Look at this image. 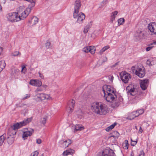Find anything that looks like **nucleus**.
<instances>
[{
	"instance_id": "nucleus-1",
	"label": "nucleus",
	"mask_w": 156,
	"mask_h": 156,
	"mask_svg": "<svg viewBox=\"0 0 156 156\" xmlns=\"http://www.w3.org/2000/svg\"><path fill=\"white\" fill-rule=\"evenodd\" d=\"M90 108L93 112L100 115H106L109 112L107 105L101 102L93 103L91 104Z\"/></svg>"
},
{
	"instance_id": "nucleus-2",
	"label": "nucleus",
	"mask_w": 156,
	"mask_h": 156,
	"mask_svg": "<svg viewBox=\"0 0 156 156\" xmlns=\"http://www.w3.org/2000/svg\"><path fill=\"white\" fill-rule=\"evenodd\" d=\"M102 92L104 97L108 102L113 103L115 101L117 98L115 89L110 86L105 85L102 88Z\"/></svg>"
},
{
	"instance_id": "nucleus-3",
	"label": "nucleus",
	"mask_w": 156,
	"mask_h": 156,
	"mask_svg": "<svg viewBox=\"0 0 156 156\" xmlns=\"http://www.w3.org/2000/svg\"><path fill=\"white\" fill-rule=\"evenodd\" d=\"M81 6L80 1L79 0H76L75 2L73 16L74 18H77V21L79 23L82 22L85 18V16L83 13L80 12L79 13V10Z\"/></svg>"
},
{
	"instance_id": "nucleus-4",
	"label": "nucleus",
	"mask_w": 156,
	"mask_h": 156,
	"mask_svg": "<svg viewBox=\"0 0 156 156\" xmlns=\"http://www.w3.org/2000/svg\"><path fill=\"white\" fill-rule=\"evenodd\" d=\"M25 7L23 6H20L17 10L20 20H24L26 18L30 12L31 9V8L28 7L24 10Z\"/></svg>"
},
{
	"instance_id": "nucleus-5",
	"label": "nucleus",
	"mask_w": 156,
	"mask_h": 156,
	"mask_svg": "<svg viewBox=\"0 0 156 156\" xmlns=\"http://www.w3.org/2000/svg\"><path fill=\"white\" fill-rule=\"evenodd\" d=\"M32 118H28L22 122L19 123H16L14 124L11 127V129L13 130H17L23 126H24L29 123L32 120Z\"/></svg>"
},
{
	"instance_id": "nucleus-6",
	"label": "nucleus",
	"mask_w": 156,
	"mask_h": 156,
	"mask_svg": "<svg viewBox=\"0 0 156 156\" xmlns=\"http://www.w3.org/2000/svg\"><path fill=\"white\" fill-rule=\"evenodd\" d=\"M8 20L11 22H16L20 21L17 12H10L6 15Z\"/></svg>"
},
{
	"instance_id": "nucleus-7",
	"label": "nucleus",
	"mask_w": 156,
	"mask_h": 156,
	"mask_svg": "<svg viewBox=\"0 0 156 156\" xmlns=\"http://www.w3.org/2000/svg\"><path fill=\"white\" fill-rule=\"evenodd\" d=\"M120 75L122 81L125 83H127L129 79L131 78L130 74L125 71L121 72Z\"/></svg>"
},
{
	"instance_id": "nucleus-8",
	"label": "nucleus",
	"mask_w": 156,
	"mask_h": 156,
	"mask_svg": "<svg viewBox=\"0 0 156 156\" xmlns=\"http://www.w3.org/2000/svg\"><path fill=\"white\" fill-rule=\"evenodd\" d=\"M75 102L73 99L70 100L68 102L66 110L69 113H71L73 111Z\"/></svg>"
},
{
	"instance_id": "nucleus-9",
	"label": "nucleus",
	"mask_w": 156,
	"mask_h": 156,
	"mask_svg": "<svg viewBox=\"0 0 156 156\" xmlns=\"http://www.w3.org/2000/svg\"><path fill=\"white\" fill-rule=\"evenodd\" d=\"M126 89L129 94L134 96L137 93V89L135 88L132 84L127 87Z\"/></svg>"
},
{
	"instance_id": "nucleus-10",
	"label": "nucleus",
	"mask_w": 156,
	"mask_h": 156,
	"mask_svg": "<svg viewBox=\"0 0 156 156\" xmlns=\"http://www.w3.org/2000/svg\"><path fill=\"white\" fill-rule=\"evenodd\" d=\"M34 132L32 129L28 130V129H24L23 131L22 137L24 140H26L28 136H30Z\"/></svg>"
},
{
	"instance_id": "nucleus-11",
	"label": "nucleus",
	"mask_w": 156,
	"mask_h": 156,
	"mask_svg": "<svg viewBox=\"0 0 156 156\" xmlns=\"http://www.w3.org/2000/svg\"><path fill=\"white\" fill-rule=\"evenodd\" d=\"M148 28L151 33L156 34V23H150L148 24Z\"/></svg>"
},
{
	"instance_id": "nucleus-12",
	"label": "nucleus",
	"mask_w": 156,
	"mask_h": 156,
	"mask_svg": "<svg viewBox=\"0 0 156 156\" xmlns=\"http://www.w3.org/2000/svg\"><path fill=\"white\" fill-rule=\"evenodd\" d=\"M136 74L140 77H142L144 76L145 72L144 71V68L142 66L138 68L135 71Z\"/></svg>"
},
{
	"instance_id": "nucleus-13",
	"label": "nucleus",
	"mask_w": 156,
	"mask_h": 156,
	"mask_svg": "<svg viewBox=\"0 0 156 156\" xmlns=\"http://www.w3.org/2000/svg\"><path fill=\"white\" fill-rule=\"evenodd\" d=\"M83 51L85 52H90L91 54H93L95 53V49L94 46H89L84 48L83 49Z\"/></svg>"
},
{
	"instance_id": "nucleus-14",
	"label": "nucleus",
	"mask_w": 156,
	"mask_h": 156,
	"mask_svg": "<svg viewBox=\"0 0 156 156\" xmlns=\"http://www.w3.org/2000/svg\"><path fill=\"white\" fill-rule=\"evenodd\" d=\"M102 156H115V154L112 150H104L102 153Z\"/></svg>"
},
{
	"instance_id": "nucleus-15",
	"label": "nucleus",
	"mask_w": 156,
	"mask_h": 156,
	"mask_svg": "<svg viewBox=\"0 0 156 156\" xmlns=\"http://www.w3.org/2000/svg\"><path fill=\"white\" fill-rule=\"evenodd\" d=\"M30 84L36 87H39L42 84V83L41 80H31Z\"/></svg>"
},
{
	"instance_id": "nucleus-16",
	"label": "nucleus",
	"mask_w": 156,
	"mask_h": 156,
	"mask_svg": "<svg viewBox=\"0 0 156 156\" xmlns=\"http://www.w3.org/2000/svg\"><path fill=\"white\" fill-rule=\"evenodd\" d=\"M38 21V19L36 17H33L28 21L29 25L30 26H33L36 24Z\"/></svg>"
},
{
	"instance_id": "nucleus-17",
	"label": "nucleus",
	"mask_w": 156,
	"mask_h": 156,
	"mask_svg": "<svg viewBox=\"0 0 156 156\" xmlns=\"http://www.w3.org/2000/svg\"><path fill=\"white\" fill-rule=\"evenodd\" d=\"M35 100L37 101H42L44 100V93L37 94L34 98Z\"/></svg>"
},
{
	"instance_id": "nucleus-18",
	"label": "nucleus",
	"mask_w": 156,
	"mask_h": 156,
	"mask_svg": "<svg viewBox=\"0 0 156 156\" xmlns=\"http://www.w3.org/2000/svg\"><path fill=\"white\" fill-rule=\"evenodd\" d=\"M148 82V80L146 79L141 80L140 83V86L142 90H144L147 89Z\"/></svg>"
},
{
	"instance_id": "nucleus-19",
	"label": "nucleus",
	"mask_w": 156,
	"mask_h": 156,
	"mask_svg": "<svg viewBox=\"0 0 156 156\" xmlns=\"http://www.w3.org/2000/svg\"><path fill=\"white\" fill-rule=\"evenodd\" d=\"M75 151L74 150L69 148L64 151L63 153V156H67L69 154H73L75 153Z\"/></svg>"
},
{
	"instance_id": "nucleus-20",
	"label": "nucleus",
	"mask_w": 156,
	"mask_h": 156,
	"mask_svg": "<svg viewBox=\"0 0 156 156\" xmlns=\"http://www.w3.org/2000/svg\"><path fill=\"white\" fill-rule=\"evenodd\" d=\"M72 142L71 140L68 139L63 141L61 143L63 144V147H68L72 143Z\"/></svg>"
},
{
	"instance_id": "nucleus-21",
	"label": "nucleus",
	"mask_w": 156,
	"mask_h": 156,
	"mask_svg": "<svg viewBox=\"0 0 156 156\" xmlns=\"http://www.w3.org/2000/svg\"><path fill=\"white\" fill-rule=\"evenodd\" d=\"M137 116L138 115L136 114V112L134 111L129 114L128 117V119L130 120H132Z\"/></svg>"
},
{
	"instance_id": "nucleus-22",
	"label": "nucleus",
	"mask_w": 156,
	"mask_h": 156,
	"mask_svg": "<svg viewBox=\"0 0 156 156\" xmlns=\"http://www.w3.org/2000/svg\"><path fill=\"white\" fill-rule=\"evenodd\" d=\"M84 129L83 126L81 125H78L75 126V128L74 129L75 131H77L79 130H82Z\"/></svg>"
},
{
	"instance_id": "nucleus-23",
	"label": "nucleus",
	"mask_w": 156,
	"mask_h": 156,
	"mask_svg": "<svg viewBox=\"0 0 156 156\" xmlns=\"http://www.w3.org/2000/svg\"><path fill=\"white\" fill-rule=\"evenodd\" d=\"M153 58H150L148 59L147 62L146 64L150 66H152L154 64V62L153 60Z\"/></svg>"
},
{
	"instance_id": "nucleus-24",
	"label": "nucleus",
	"mask_w": 156,
	"mask_h": 156,
	"mask_svg": "<svg viewBox=\"0 0 156 156\" xmlns=\"http://www.w3.org/2000/svg\"><path fill=\"white\" fill-rule=\"evenodd\" d=\"M123 148L125 149H127L129 147L128 141L127 140H125L123 144Z\"/></svg>"
},
{
	"instance_id": "nucleus-25",
	"label": "nucleus",
	"mask_w": 156,
	"mask_h": 156,
	"mask_svg": "<svg viewBox=\"0 0 156 156\" xmlns=\"http://www.w3.org/2000/svg\"><path fill=\"white\" fill-rule=\"evenodd\" d=\"M5 66V63L4 61H0V73Z\"/></svg>"
},
{
	"instance_id": "nucleus-26",
	"label": "nucleus",
	"mask_w": 156,
	"mask_h": 156,
	"mask_svg": "<svg viewBox=\"0 0 156 156\" xmlns=\"http://www.w3.org/2000/svg\"><path fill=\"white\" fill-rule=\"evenodd\" d=\"M116 123H114V124L107 128L105 130L107 131H110L116 125Z\"/></svg>"
},
{
	"instance_id": "nucleus-27",
	"label": "nucleus",
	"mask_w": 156,
	"mask_h": 156,
	"mask_svg": "<svg viewBox=\"0 0 156 156\" xmlns=\"http://www.w3.org/2000/svg\"><path fill=\"white\" fill-rule=\"evenodd\" d=\"M118 13V12L117 11H115L112 12V14L111 19V20L112 22L115 20V16Z\"/></svg>"
},
{
	"instance_id": "nucleus-28",
	"label": "nucleus",
	"mask_w": 156,
	"mask_h": 156,
	"mask_svg": "<svg viewBox=\"0 0 156 156\" xmlns=\"http://www.w3.org/2000/svg\"><path fill=\"white\" fill-rule=\"evenodd\" d=\"M52 98L50 94H46L44 93V100H51Z\"/></svg>"
},
{
	"instance_id": "nucleus-29",
	"label": "nucleus",
	"mask_w": 156,
	"mask_h": 156,
	"mask_svg": "<svg viewBox=\"0 0 156 156\" xmlns=\"http://www.w3.org/2000/svg\"><path fill=\"white\" fill-rule=\"evenodd\" d=\"M110 48L109 46H106L103 48L100 51L101 54H102L104 52L108 49Z\"/></svg>"
},
{
	"instance_id": "nucleus-30",
	"label": "nucleus",
	"mask_w": 156,
	"mask_h": 156,
	"mask_svg": "<svg viewBox=\"0 0 156 156\" xmlns=\"http://www.w3.org/2000/svg\"><path fill=\"white\" fill-rule=\"evenodd\" d=\"M48 117L45 116L42 118L41 119V122L42 124L45 125L46 123L47 120V119Z\"/></svg>"
},
{
	"instance_id": "nucleus-31",
	"label": "nucleus",
	"mask_w": 156,
	"mask_h": 156,
	"mask_svg": "<svg viewBox=\"0 0 156 156\" xmlns=\"http://www.w3.org/2000/svg\"><path fill=\"white\" fill-rule=\"evenodd\" d=\"M144 33L141 31H139L137 34V35L140 38H142L144 37Z\"/></svg>"
},
{
	"instance_id": "nucleus-32",
	"label": "nucleus",
	"mask_w": 156,
	"mask_h": 156,
	"mask_svg": "<svg viewBox=\"0 0 156 156\" xmlns=\"http://www.w3.org/2000/svg\"><path fill=\"white\" fill-rule=\"evenodd\" d=\"M136 112V114L138 115V116L139 115H140L142 114L144 112V111L143 109H141L138 110Z\"/></svg>"
},
{
	"instance_id": "nucleus-33",
	"label": "nucleus",
	"mask_w": 156,
	"mask_h": 156,
	"mask_svg": "<svg viewBox=\"0 0 156 156\" xmlns=\"http://www.w3.org/2000/svg\"><path fill=\"white\" fill-rule=\"evenodd\" d=\"M125 20L123 18H120L118 20V23L119 25H121L124 22Z\"/></svg>"
},
{
	"instance_id": "nucleus-34",
	"label": "nucleus",
	"mask_w": 156,
	"mask_h": 156,
	"mask_svg": "<svg viewBox=\"0 0 156 156\" xmlns=\"http://www.w3.org/2000/svg\"><path fill=\"white\" fill-rule=\"evenodd\" d=\"M4 139V137L3 135L1 136H0V146H1L2 144Z\"/></svg>"
},
{
	"instance_id": "nucleus-35",
	"label": "nucleus",
	"mask_w": 156,
	"mask_h": 156,
	"mask_svg": "<svg viewBox=\"0 0 156 156\" xmlns=\"http://www.w3.org/2000/svg\"><path fill=\"white\" fill-rule=\"evenodd\" d=\"M131 144L132 146H134L137 143V141L136 139L134 140H133V139L131 138Z\"/></svg>"
},
{
	"instance_id": "nucleus-36",
	"label": "nucleus",
	"mask_w": 156,
	"mask_h": 156,
	"mask_svg": "<svg viewBox=\"0 0 156 156\" xmlns=\"http://www.w3.org/2000/svg\"><path fill=\"white\" fill-rule=\"evenodd\" d=\"M90 29L89 27L88 26H87L85 27L84 30L83 32L84 33H87Z\"/></svg>"
},
{
	"instance_id": "nucleus-37",
	"label": "nucleus",
	"mask_w": 156,
	"mask_h": 156,
	"mask_svg": "<svg viewBox=\"0 0 156 156\" xmlns=\"http://www.w3.org/2000/svg\"><path fill=\"white\" fill-rule=\"evenodd\" d=\"M114 133L116 135V136H115L114 135H113L112 136H110V138H111L112 137H113V138H115V139L116 138H117L119 136V133H118L117 132H114Z\"/></svg>"
},
{
	"instance_id": "nucleus-38",
	"label": "nucleus",
	"mask_w": 156,
	"mask_h": 156,
	"mask_svg": "<svg viewBox=\"0 0 156 156\" xmlns=\"http://www.w3.org/2000/svg\"><path fill=\"white\" fill-rule=\"evenodd\" d=\"M22 72L23 73H25L27 71V69L26 67L24 65H23L22 66Z\"/></svg>"
},
{
	"instance_id": "nucleus-39",
	"label": "nucleus",
	"mask_w": 156,
	"mask_h": 156,
	"mask_svg": "<svg viewBox=\"0 0 156 156\" xmlns=\"http://www.w3.org/2000/svg\"><path fill=\"white\" fill-rule=\"evenodd\" d=\"M39 154V152L37 151L34 152L31 154L32 156H37Z\"/></svg>"
},
{
	"instance_id": "nucleus-40",
	"label": "nucleus",
	"mask_w": 156,
	"mask_h": 156,
	"mask_svg": "<svg viewBox=\"0 0 156 156\" xmlns=\"http://www.w3.org/2000/svg\"><path fill=\"white\" fill-rule=\"evenodd\" d=\"M145 156V153L143 151V150H141L138 154V156Z\"/></svg>"
},
{
	"instance_id": "nucleus-41",
	"label": "nucleus",
	"mask_w": 156,
	"mask_h": 156,
	"mask_svg": "<svg viewBox=\"0 0 156 156\" xmlns=\"http://www.w3.org/2000/svg\"><path fill=\"white\" fill-rule=\"evenodd\" d=\"M30 96V94H27L26 96L23 98V100H24L25 99L29 98Z\"/></svg>"
},
{
	"instance_id": "nucleus-42",
	"label": "nucleus",
	"mask_w": 156,
	"mask_h": 156,
	"mask_svg": "<svg viewBox=\"0 0 156 156\" xmlns=\"http://www.w3.org/2000/svg\"><path fill=\"white\" fill-rule=\"evenodd\" d=\"M153 46H149L146 48V50L147 51H149L151 50L153 48Z\"/></svg>"
},
{
	"instance_id": "nucleus-43",
	"label": "nucleus",
	"mask_w": 156,
	"mask_h": 156,
	"mask_svg": "<svg viewBox=\"0 0 156 156\" xmlns=\"http://www.w3.org/2000/svg\"><path fill=\"white\" fill-rule=\"evenodd\" d=\"M35 1L36 0H33V1L34 2H32V3L31 4L32 7H33L35 6L36 2Z\"/></svg>"
},
{
	"instance_id": "nucleus-44",
	"label": "nucleus",
	"mask_w": 156,
	"mask_h": 156,
	"mask_svg": "<svg viewBox=\"0 0 156 156\" xmlns=\"http://www.w3.org/2000/svg\"><path fill=\"white\" fill-rule=\"evenodd\" d=\"M38 73L40 77L42 79H43L44 78V76L42 74H41L40 72H39Z\"/></svg>"
},
{
	"instance_id": "nucleus-45",
	"label": "nucleus",
	"mask_w": 156,
	"mask_h": 156,
	"mask_svg": "<svg viewBox=\"0 0 156 156\" xmlns=\"http://www.w3.org/2000/svg\"><path fill=\"white\" fill-rule=\"evenodd\" d=\"M37 143L38 144H40L41 143V139H38L37 140Z\"/></svg>"
},
{
	"instance_id": "nucleus-46",
	"label": "nucleus",
	"mask_w": 156,
	"mask_h": 156,
	"mask_svg": "<svg viewBox=\"0 0 156 156\" xmlns=\"http://www.w3.org/2000/svg\"><path fill=\"white\" fill-rule=\"evenodd\" d=\"M143 132V129H142L141 127L140 126V129L139 131V133H141Z\"/></svg>"
},
{
	"instance_id": "nucleus-47",
	"label": "nucleus",
	"mask_w": 156,
	"mask_h": 156,
	"mask_svg": "<svg viewBox=\"0 0 156 156\" xmlns=\"http://www.w3.org/2000/svg\"><path fill=\"white\" fill-rule=\"evenodd\" d=\"M19 52L16 51L13 54V55L16 56L18 55Z\"/></svg>"
},
{
	"instance_id": "nucleus-48",
	"label": "nucleus",
	"mask_w": 156,
	"mask_h": 156,
	"mask_svg": "<svg viewBox=\"0 0 156 156\" xmlns=\"http://www.w3.org/2000/svg\"><path fill=\"white\" fill-rule=\"evenodd\" d=\"M156 44V40L155 41H154V42L151 43L150 45H152L154 44Z\"/></svg>"
},
{
	"instance_id": "nucleus-49",
	"label": "nucleus",
	"mask_w": 156,
	"mask_h": 156,
	"mask_svg": "<svg viewBox=\"0 0 156 156\" xmlns=\"http://www.w3.org/2000/svg\"><path fill=\"white\" fill-rule=\"evenodd\" d=\"M48 86L47 85H43L42 86V87L44 89H46L47 87Z\"/></svg>"
},
{
	"instance_id": "nucleus-50",
	"label": "nucleus",
	"mask_w": 156,
	"mask_h": 156,
	"mask_svg": "<svg viewBox=\"0 0 156 156\" xmlns=\"http://www.w3.org/2000/svg\"><path fill=\"white\" fill-rule=\"evenodd\" d=\"M37 90L38 91H41L43 90V89H41V88H38L37 89Z\"/></svg>"
},
{
	"instance_id": "nucleus-51",
	"label": "nucleus",
	"mask_w": 156,
	"mask_h": 156,
	"mask_svg": "<svg viewBox=\"0 0 156 156\" xmlns=\"http://www.w3.org/2000/svg\"><path fill=\"white\" fill-rule=\"evenodd\" d=\"M2 50H3L2 48L0 47V55H1V53Z\"/></svg>"
},
{
	"instance_id": "nucleus-52",
	"label": "nucleus",
	"mask_w": 156,
	"mask_h": 156,
	"mask_svg": "<svg viewBox=\"0 0 156 156\" xmlns=\"http://www.w3.org/2000/svg\"><path fill=\"white\" fill-rule=\"evenodd\" d=\"M118 105V103H116L115 105H114V106H117Z\"/></svg>"
},
{
	"instance_id": "nucleus-53",
	"label": "nucleus",
	"mask_w": 156,
	"mask_h": 156,
	"mask_svg": "<svg viewBox=\"0 0 156 156\" xmlns=\"http://www.w3.org/2000/svg\"><path fill=\"white\" fill-rule=\"evenodd\" d=\"M46 44L48 45H49L50 44V43H48V42L47 43H46Z\"/></svg>"
},
{
	"instance_id": "nucleus-54",
	"label": "nucleus",
	"mask_w": 156,
	"mask_h": 156,
	"mask_svg": "<svg viewBox=\"0 0 156 156\" xmlns=\"http://www.w3.org/2000/svg\"><path fill=\"white\" fill-rule=\"evenodd\" d=\"M131 156H133V153L132 154H131Z\"/></svg>"
},
{
	"instance_id": "nucleus-55",
	"label": "nucleus",
	"mask_w": 156,
	"mask_h": 156,
	"mask_svg": "<svg viewBox=\"0 0 156 156\" xmlns=\"http://www.w3.org/2000/svg\"><path fill=\"white\" fill-rule=\"evenodd\" d=\"M41 156H44L43 154H42Z\"/></svg>"
},
{
	"instance_id": "nucleus-56",
	"label": "nucleus",
	"mask_w": 156,
	"mask_h": 156,
	"mask_svg": "<svg viewBox=\"0 0 156 156\" xmlns=\"http://www.w3.org/2000/svg\"><path fill=\"white\" fill-rule=\"evenodd\" d=\"M16 132H15V134H16Z\"/></svg>"
}]
</instances>
